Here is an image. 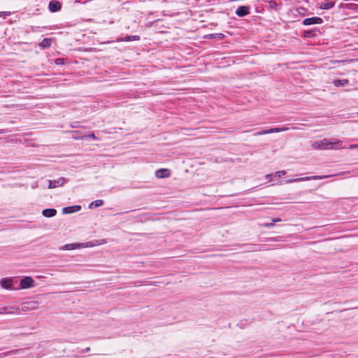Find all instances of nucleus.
<instances>
[{
    "label": "nucleus",
    "instance_id": "obj_1",
    "mask_svg": "<svg viewBox=\"0 0 358 358\" xmlns=\"http://www.w3.org/2000/svg\"><path fill=\"white\" fill-rule=\"evenodd\" d=\"M341 144L342 142L338 139L328 140L324 138L313 142L312 146L315 149H331L334 147H339Z\"/></svg>",
    "mask_w": 358,
    "mask_h": 358
},
{
    "label": "nucleus",
    "instance_id": "obj_2",
    "mask_svg": "<svg viewBox=\"0 0 358 358\" xmlns=\"http://www.w3.org/2000/svg\"><path fill=\"white\" fill-rule=\"evenodd\" d=\"M96 245H99L98 241H92V242L90 241V242H87L85 243H69V244H66L63 247L62 249L66 250H75V249L80 248L93 247Z\"/></svg>",
    "mask_w": 358,
    "mask_h": 358
},
{
    "label": "nucleus",
    "instance_id": "obj_3",
    "mask_svg": "<svg viewBox=\"0 0 358 358\" xmlns=\"http://www.w3.org/2000/svg\"><path fill=\"white\" fill-rule=\"evenodd\" d=\"M331 176H307L303 178H298L295 179H289L287 180V183H292L295 182H301V181H308L310 180H321L324 178H327L331 177Z\"/></svg>",
    "mask_w": 358,
    "mask_h": 358
},
{
    "label": "nucleus",
    "instance_id": "obj_4",
    "mask_svg": "<svg viewBox=\"0 0 358 358\" xmlns=\"http://www.w3.org/2000/svg\"><path fill=\"white\" fill-rule=\"evenodd\" d=\"M21 289H29L34 287V280L31 277L25 276L21 279L20 282Z\"/></svg>",
    "mask_w": 358,
    "mask_h": 358
},
{
    "label": "nucleus",
    "instance_id": "obj_5",
    "mask_svg": "<svg viewBox=\"0 0 358 358\" xmlns=\"http://www.w3.org/2000/svg\"><path fill=\"white\" fill-rule=\"evenodd\" d=\"M67 181L68 180L63 177H61L57 180H48V188L53 189L57 187H61L64 185Z\"/></svg>",
    "mask_w": 358,
    "mask_h": 358
},
{
    "label": "nucleus",
    "instance_id": "obj_6",
    "mask_svg": "<svg viewBox=\"0 0 358 358\" xmlns=\"http://www.w3.org/2000/svg\"><path fill=\"white\" fill-rule=\"evenodd\" d=\"M323 22V20L319 17H312L306 18L303 21V24L308 26L315 24H322Z\"/></svg>",
    "mask_w": 358,
    "mask_h": 358
},
{
    "label": "nucleus",
    "instance_id": "obj_7",
    "mask_svg": "<svg viewBox=\"0 0 358 358\" xmlns=\"http://www.w3.org/2000/svg\"><path fill=\"white\" fill-rule=\"evenodd\" d=\"M235 13L237 16L240 17H245L250 13V7L247 6H239L236 9Z\"/></svg>",
    "mask_w": 358,
    "mask_h": 358
},
{
    "label": "nucleus",
    "instance_id": "obj_8",
    "mask_svg": "<svg viewBox=\"0 0 358 358\" xmlns=\"http://www.w3.org/2000/svg\"><path fill=\"white\" fill-rule=\"evenodd\" d=\"M171 171L168 169H160L155 171V176L157 178H165L169 177Z\"/></svg>",
    "mask_w": 358,
    "mask_h": 358
},
{
    "label": "nucleus",
    "instance_id": "obj_9",
    "mask_svg": "<svg viewBox=\"0 0 358 358\" xmlns=\"http://www.w3.org/2000/svg\"><path fill=\"white\" fill-rule=\"evenodd\" d=\"M0 285L2 288L6 289H11L13 286L12 278H4L0 280Z\"/></svg>",
    "mask_w": 358,
    "mask_h": 358
},
{
    "label": "nucleus",
    "instance_id": "obj_10",
    "mask_svg": "<svg viewBox=\"0 0 358 358\" xmlns=\"http://www.w3.org/2000/svg\"><path fill=\"white\" fill-rule=\"evenodd\" d=\"M61 3L57 1H50L48 5V8L51 12H57L61 9Z\"/></svg>",
    "mask_w": 358,
    "mask_h": 358
},
{
    "label": "nucleus",
    "instance_id": "obj_11",
    "mask_svg": "<svg viewBox=\"0 0 358 358\" xmlns=\"http://www.w3.org/2000/svg\"><path fill=\"white\" fill-rule=\"evenodd\" d=\"M81 209V206L79 205L65 207L62 209L63 214H70L77 211H79Z\"/></svg>",
    "mask_w": 358,
    "mask_h": 358
},
{
    "label": "nucleus",
    "instance_id": "obj_12",
    "mask_svg": "<svg viewBox=\"0 0 358 358\" xmlns=\"http://www.w3.org/2000/svg\"><path fill=\"white\" fill-rule=\"evenodd\" d=\"M57 214V210L55 208H45L43 210L42 215L46 217H52Z\"/></svg>",
    "mask_w": 358,
    "mask_h": 358
},
{
    "label": "nucleus",
    "instance_id": "obj_13",
    "mask_svg": "<svg viewBox=\"0 0 358 358\" xmlns=\"http://www.w3.org/2000/svg\"><path fill=\"white\" fill-rule=\"evenodd\" d=\"M52 39L49 38H44L40 43L39 46L41 49L48 48L51 46Z\"/></svg>",
    "mask_w": 358,
    "mask_h": 358
},
{
    "label": "nucleus",
    "instance_id": "obj_14",
    "mask_svg": "<svg viewBox=\"0 0 358 358\" xmlns=\"http://www.w3.org/2000/svg\"><path fill=\"white\" fill-rule=\"evenodd\" d=\"M334 5H335V3L334 1H327L324 3H321L320 6V8L321 9L328 10V9L333 8L334 6Z\"/></svg>",
    "mask_w": 358,
    "mask_h": 358
},
{
    "label": "nucleus",
    "instance_id": "obj_15",
    "mask_svg": "<svg viewBox=\"0 0 358 358\" xmlns=\"http://www.w3.org/2000/svg\"><path fill=\"white\" fill-rule=\"evenodd\" d=\"M219 38V39H223L224 38V34L222 33H217V34H210L208 35H206L204 36V38L207 39H212V38Z\"/></svg>",
    "mask_w": 358,
    "mask_h": 358
},
{
    "label": "nucleus",
    "instance_id": "obj_16",
    "mask_svg": "<svg viewBox=\"0 0 358 358\" xmlns=\"http://www.w3.org/2000/svg\"><path fill=\"white\" fill-rule=\"evenodd\" d=\"M140 36L135 35V36H126L124 38H122L119 41H124V42H128L131 41H139Z\"/></svg>",
    "mask_w": 358,
    "mask_h": 358
},
{
    "label": "nucleus",
    "instance_id": "obj_17",
    "mask_svg": "<svg viewBox=\"0 0 358 358\" xmlns=\"http://www.w3.org/2000/svg\"><path fill=\"white\" fill-rule=\"evenodd\" d=\"M348 83V80L346 79H338L334 81V84L336 87H344Z\"/></svg>",
    "mask_w": 358,
    "mask_h": 358
},
{
    "label": "nucleus",
    "instance_id": "obj_18",
    "mask_svg": "<svg viewBox=\"0 0 358 358\" xmlns=\"http://www.w3.org/2000/svg\"><path fill=\"white\" fill-rule=\"evenodd\" d=\"M103 205V201L101 200V199H98V200H96V201L92 202L89 205V208L92 209V208H94L100 207V206H101Z\"/></svg>",
    "mask_w": 358,
    "mask_h": 358
},
{
    "label": "nucleus",
    "instance_id": "obj_19",
    "mask_svg": "<svg viewBox=\"0 0 358 358\" xmlns=\"http://www.w3.org/2000/svg\"><path fill=\"white\" fill-rule=\"evenodd\" d=\"M73 138L74 139H83L85 138H92L94 140H96L97 139V138L94 135V134H89L88 136H73Z\"/></svg>",
    "mask_w": 358,
    "mask_h": 358
},
{
    "label": "nucleus",
    "instance_id": "obj_20",
    "mask_svg": "<svg viewBox=\"0 0 358 358\" xmlns=\"http://www.w3.org/2000/svg\"><path fill=\"white\" fill-rule=\"evenodd\" d=\"M270 134L269 129L261 130V131L257 132L255 135L259 136V135H264V134Z\"/></svg>",
    "mask_w": 358,
    "mask_h": 358
},
{
    "label": "nucleus",
    "instance_id": "obj_21",
    "mask_svg": "<svg viewBox=\"0 0 358 358\" xmlns=\"http://www.w3.org/2000/svg\"><path fill=\"white\" fill-rule=\"evenodd\" d=\"M346 7L348 8V9H354V10H357L358 9V5L357 4H355V3H349V4H347L346 5Z\"/></svg>",
    "mask_w": 358,
    "mask_h": 358
},
{
    "label": "nucleus",
    "instance_id": "obj_22",
    "mask_svg": "<svg viewBox=\"0 0 358 358\" xmlns=\"http://www.w3.org/2000/svg\"><path fill=\"white\" fill-rule=\"evenodd\" d=\"M9 309H14V308H9ZM3 312L6 313H12V311L8 310V308H7V307H3L2 308H0V313H2Z\"/></svg>",
    "mask_w": 358,
    "mask_h": 358
},
{
    "label": "nucleus",
    "instance_id": "obj_23",
    "mask_svg": "<svg viewBox=\"0 0 358 358\" xmlns=\"http://www.w3.org/2000/svg\"><path fill=\"white\" fill-rule=\"evenodd\" d=\"M286 172L285 171H276L274 174H273L274 176L276 177H281L284 175H285Z\"/></svg>",
    "mask_w": 358,
    "mask_h": 358
},
{
    "label": "nucleus",
    "instance_id": "obj_24",
    "mask_svg": "<svg viewBox=\"0 0 358 358\" xmlns=\"http://www.w3.org/2000/svg\"><path fill=\"white\" fill-rule=\"evenodd\" d=\"M270 134L280 132V127L269 129Z\"/></svg>",
    "mask_w": 358,
    "mask_h": 358
},
{
    "label": "nucleus",
    "instance_id": "obj_25",
    "mask_svg": "<svg viewBox=\"0 0 358 358\" xmlns=\"http://www.w3.org/2000/svg\"><path fill=\"white\" fill-rule=\"evenodd\" d=\"M264 227H266V228H271L272 227H273L274 224L273 222V221L271 222H267V223H264L262 224Z\"/></svg>",
    "mask_w": 358,
    "mask_h": 358
},
{
    "label": "nucleus",
    "instance_id": "obj_26",
    "mask_svg": "<svg viewBox=\"0 0 358 358\" xmlns=\"http://www.w3.org/2000/svg\"><path fill=\"white\" fill-rule=\"evenodd\" d=\"M55 63L57 64H64L63 59H61V58L56 59Z\"/></svg>",
    "mask_w": 358,
    "mask_h": 358
},
{
    "label": "nucleus",
    "instance_id": "obj_27",
    "mask_svg": "<svg viewBox=\"0 0 358 358\" xmlns=\"http://www.w3.org/2000/svg\"><path fill=\"white\" fill-rule=\"evenodd\" d=\"M273 176V174H267V175H266V176H265V178H266V179H268V180H271V178H272Z\"/></svg>",
    "mask_w": 358,
    "mask_h": 358
},
{
    "label": "nucleus",
    "instance_id": "obj_28",
    "mask_svg": "<svg viewBox=\"0 0 358 358\" xmlns=\"http://www.w3.org/2000/svg\"><path fill=\"white\" fill-rule=\"evenodd\" d=\"M280 132L285 131L289 130V128L288 127H280Z\"/></svg>",
    "mask_w": 358,
    "mask_h": 358
},
{
    "label": "nucleus",
    "instance_id": "obj_29",
    "mask_svg": "<svg viewBox=\"0 0 358 358\" xmlns=\"http://www.w3.org/2000/svg\"><path fill=\"white\" fill-rule=\"evenodd\" d=\"M272 221H273V222L274 224L275 222H280L281 219L280 218H278V217L277 218H273V219H272Z\"/></svg>",
    "mask_w": 358,
    "mask_h": 358
},
{
    "label": "nucleus",
    "instance_id": "obj_30",
    "mask_svg": "<svg viewBox=\"0 0 358 358\" xmlns=\"http://www.w3.org/2000/svg\"><path fill=\"white\" fill-rule=\"evenodd\" d=\"M8 14H9V13H7V12H0V17L4 16V15H8Z\"/></svg>",
    "mask_w": 358,
    "mask_h": 358
},
{
    "label": "nucleus",
    "instance_id": "obj_31",
    "mask_svg": "<svg viewBox=\"0 0 358 358\" xmlns=\"http://www.w3.org/2000/svg\"><path fill=\"white\" fill-rule=\"evenodd\" d=\"M358 148V145H351L350 146V148Z\"/></svg>",
    "mask_w": 358,
    "mask_h": 358
},
{
    "label": "nucleus",
    "instance_id": "obj_32",
    "mask_svg": "<svg viewBox=\"0 0 358 358\" xmlns=\"http://www.w3.org/2000/svg\"><path fill=\"white\" fill-rule=\"evenodd\" d=\"M90 350V348L89 347L86 348L84 350V351H85V352H89Z\"/></svg>",
    "mask_w": 358,
    "mask_h": 358
},
{
    "label": "nucleus",
    "instance_id": "obj_33",
    "mask_svg": "<svg viewBox=\"0 0 358 358\" xmlns=\"http://www.w3.org/2000/svg\"><path fill=\"white\" fill-rule=\"evenodd\" d=\"M71 127H72L73 128L78 127V126H77L76 124L72 125Z\"/></svg>",
    "mask_w": 358,
    "mask_h": 358
},
{
    "label": "nucleus",
    "instance_id": "obj_34",
    "mask_svg": "<svg viewBox=\"0 0 358 358\" xmlns=\"http://www.w3.org/2000/svg\"><path fill=\"white\" fill-rule=\"evenodd\" d=\"M3 134V132L2 131H0V134Z\"/></svg>",
    "mask_w": 358,
    "mask_h": 358
},
{
    "label": "nucleus",
    "instance_id": "obj_35",
    "mask_svg": "<svg viewBox=\"0 0 358 358\" xmlns=\"http://www.w3.org/2000/svg\"><path fill=\"white\" fill-rule=\"evenodd\" d=\"M357 115H358V113H357Z\"/></svg>",
    "mask_w": 358,
    "mask_h": 358
}]
</instances>
